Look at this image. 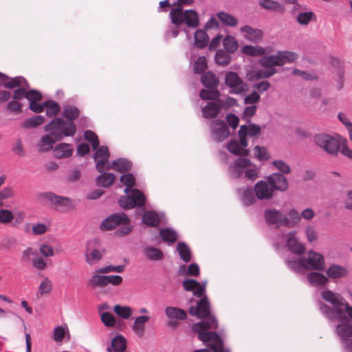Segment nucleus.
Segmentation results:
<instances>
[{"mask_svg":"<svg viewBox=\"0 0 352 352\" xmlns=\"http://www.w3.org/2000/svg\"><path fill=\"white\" fill-rule=\"evenodd\" d=\"M146 257L150 261H161L164 258L162 251L155 247H147L143 250Z\"/></svg>","mask_w":352,"mask_h":352,"instance_id":"58836bf2","label":"nucleus"},{"mask_svg":"<svg viewBox=\"0 0 352 352\" xmlns=\"http://www.w3.org/2000/svg\"><path fill=\"white\" fill-rule=\"evenodd\" d=\"M227 149L232 154L236 156H248L250 151L241 145L240 141L231 140L227 144Z\"/></svg>","mask_w":352,"mask_h":352,"instance_id":"a878e982","label":"nucleus"},{"mask_svg":"<svg viewBox=\"0 0 352 352\" xmlns=\"http://www.w3.org/2000/svg\"><path fill=\"white\" fill-rule=\"evenodd\" d=\"M305 270L322 271L324 270V259L321 254L309 251L307 258H302Z\"/></svg>","mask_w":352,"mask_h":352,"instance_id":"9d476101","label":"nucleus"},{"mask_svg":"<svg viewBox=\"0 0 352 352\" xmlns=\"http://www.w3.org/2000/svg\"><path fill=\"white\" fill-rule=\"evenodd\" d=\"M86 261L92 265L95 261H98L101 259V254L97 249L90 250L87 248L85 252Z\"/></svg>","mask_w":352,"mask_h":352,"instance_id":"052dcab7","label":"nucleus"},{"mask_svg":"<svg viewBox=\"0 0 352 352\" xmlns=\"http://www.w3.org/2000/svg\"><path fill=\"white\" fill-rule=\"evenodd\" d=\"M316 16L311 11L305 12H299L296 16L297 22L303 25L309 24L311 21L315 19Z\"/></svg>","mask_w":352,"mask_h":352,"instance_id":"13d9d810","label":"nucleus"},{"mask_svg":"<svg viewBox=\"0 0 352 352\" xmlns=\"http://www.w3.org/2000/svg\"><path fill=\"white\" fill-rule=\"evenodd\" d=\"M42 197L50 201L57 208L58 210L60 211H66L72 206L71 199L67 197L57 195L52 192H47L42 194Z\"/></svg>","mask_w":352,"mask_h":352,"instance_id":"ddd939ff","label":"nucleus"},{"mask_svg":"<svg viewBox=\"0 0 352 352\" xmlns=\"http://www.w3.org/2000/svg\"><path fill=\"white\" fill-rule=\"evenodd\" d=\"M251 161L249 159L238 157L228 166V173L232 178H239L245 173V169L251 166Z\"/></svg>","mask_w":352,"mask_h":352,"instance_id":"f8f14e48","label":"nucleus"},{"mask_svg":"<svg viewBox=\"0 0 352 352\" xmlns=\"http://www.w3.org/2000/svg\"><path fill=\"white\" fill-rule=\"evenodd\" d=\"M321 297L333 307L343 305L346 302V300L340 294L333 292L329 289L322 292Z\"/></svg>","mask_w":352,"mask_h":352,"instance_id":"5701e85b","label":"nucleus"},{"mask_svg":"<svg viewBox=\"0 0 352 352\" xmlns=\"http://www.w3.org/2000/svg\"><path fill=\"white\" fill-rule=\"evenodd\" d=\"M147 316H140L135 319L132 329L135 333L142 337L144 333L145 323L149 320Z\"/></svg>","mask_w":352,"mask_h":352,"instance_id":"4c0bfd02","label":"nucleus"},{"mask_svg":"<svg viewBox=\"0 0 352 352\" xmlns=\"http://www.w3.org/2000/svg\"><path fill=\"white\" fill-rule=\"evenodd\" d=\"M221 106L215 102H209L201 108L203 116L206 119H213L217 117L221 111Z\"/></svg>","mask_w":352,"mask_h":352,"instance_id":"b1692460","label":"nucleus"},{"mask_svg":"<svg viewBox=\"0 0 352 352\" xmlns=\"http://www.w3.org/2000/svg\"><path fill=\"white\" fill-rule=\"evenodd\" d=\"M23 85L30 87L26 79L23 76H19L14 78L8 76V78L3 81L2 87L8 89H14L15 88L17 89L18 87H21Z\"/></svg>","mask_w":352,"mask_h":352,"instance_id":"393cba45","label":"nucleus"},{"mask_svg":"<svg viewBox=\"0 0 352 352\" xmlns=\"http://www.w3.org/2000/svg\"><path fill=\"white\" fill-rule=\"evenodd\" d=\"M63 116L67 120H65L60 118H55L54 119H60L62 120L63 125L60 126L62 131H65V129H68L70 125L74 126V135L76 133V126L74 122V120H76L80 116V110L75 106L73 105H65L64 107V111Z\"/></svg>","mask_w":352,"mask_h":352,"instance_id":"6e6552de","label":"nucleus"},{"mask_svg":"<svg viewBox=\"0 0 352 352\" xmlns=\"http://www.w3.org/2000/svg\"><path fill=\"white\" fill-rule=\"evenodd\" d=\"M241 52L248 56H257L264 54L265 50L262 47H254L252 45H246L242 47Z\"/></svg>","mask_w":352,"mask_h":352,"instance_id":"6e6d98bb","label":"nucleus"},{"mask_svg":"<svg viewBox=\"0 0 352 352\" xmlns=\"http://www.w3.org/2000/svg\"><path fill=\"white\" fill-rule=\"evenodd\" d=\"M126 349V340L125 338L121 335L115 336L111 342V345L107 346V352H125Z\"/></svg>","mask_w":352,"mask_h":352,"instance_id":"4be33fe9","label":"nucleus"},{"mask_svg":"<svg viewBox=\"0 0 352 352\" xmlns=\"http://www.w3.org/2000/svg\"><path fill=\"white\" fill-rule=\"evenodd\" d=\"M261 131V126L256 124H250L248 126L245 124L241 125L238 131L241 145L243 147L248 146L247 135L255 137L260 134Z\"/></svg>","mask_w":352,"mask_h":352,"instance_id":"4468645a","label":"nucleus"},{"mask_svg":"<svg viewBox=\"0 0 352 352\" xmlns=\"http://www.w3.org/2000/svg\"><path fill=\"white\" fill-rule=\"evenodd\" d=\"M44 122V117L42 116H34L31 118H27L22 124V127L24 129L36 127Z\"/></svg>","mask_w":352,"mask_h":352,"instance_id":"09e8293b","label":"nucleus"},{"mask_svg":"<svg viewBox=\"0 0 352 352\" xmlns=\"http://www.w3.org/2000/svg\"><path fill=\"white\" fill-rule=\"evenodd\" d=\"M217 16L219 19L226 25L234 27L238 24V19L230 14L221 12L217 14Z\"/></svg>","mask_w":352,"mask_h":352,"instance_id":"5fc2aeb1","label":"nucleus"},{"mask_svg":"<svg viewBox=\"0 0 352 352\" xmlns=\"http://www.w3.org/2000/svg\"><path fill=\"white\" fill-rule=\"evenodd\" d=\"M105 275L94 274L88 281V285L91 288L103 287L107 286Z\"/></svg>","mask_w":352,"mask_h":352,"instance_id":"8fccbe9b","label":"nucleus"},{"mask_svg":"<svg viewBox=\"0 0 352 352\" xmlns=\"http://www.w3.org/2000/svg\"><path fill=\"white\" fill-rule=\"evenodd\" d=\"M287 247L289 250L298 255H301L305 252V247L298 241L296 236V232H290L287 236Z\"/></svg>","mask_w":352,"mask_h":352,"instance_id":"f3484780","label":"nucleus"},{"mask_svg":"<svg viewBox=\"0 0 352 352\" xmlns=\"http://www.w3.org/2000/svg\"><path fill=\"white\" fill-rule=\"evenodd\" d=\"M214 60L217 65L225 67L231 62V56L226 51L219 50L216 52Z\"/></svg>","mask_w":352,"mask_h":352,"instance_id":"a18cd8bd","label":"nucleus"},{"mask_svg":"<svg viewBox=\"0 0 352 352\" xmlns=\"http://www.w3.org/2000/svg\"><path fill=\"white\" fill-rule=\"evenodd\" d=\"M131 195L121 196L118 203L120 206L126 210L135 206L143 207L146 202V197L142 192L138 189L130 190Z\"/></svg>","mask_w":352,"mask_h":352,"instance_id":"20e7f679","label":"nucleus"},{"mask_svg":"<svg viewBox=\"0 0 352 352\" xmlns=\"http://www.w3.org/2000/svg\"><path fill=\"white\" fill-rule=\"evenodd\" d=\"M277 58L280 63V66L285 65V63H291L297 60L298 58V54L296 52L290 51H279L277 54Z\"/></svg>","mask_w":352,"mask_h":352,"instance_id":"c9c22d12","label":"nucleus"},{"mask_svg":"<svg viewBox=\"0 0 352 352\" xmlns=\"http://www.w3.org/2000/svg\"><path fill=\"white\" fill-rule=\"evenodd\" d=\"M276 69H256L254 71L253 76L256 79L267 78L276 73Z\"/></svg>","mask_w":352,"mask_h":352,"instance_id":"680f3d73","label":"nucleus"},{"mask_svg":"<svg viewBox=\"0 0 352 352\" xmlns=\"http://www.w3.org/2000/svg\"><path fill=\"white\" fill-rule=\"evenodd\" d=\"M336 332L341 340L344 339H350L352 336V324L348 322L338 324L336 327Z\"/></svg>","mask_w":352,"mask_h":352,"instance_id":"79ce46f5","label":"nucleus"},{"mask_svg":"<svg viewBox=\"0 0 352 352\" xmlns=\"http://www.w3.org/2000/svg\"><path fill=\"white\" fill-rule=\"evenodd\" d=\"M343 307H344V305H337L333 307L332 316L333 318H334L340 322H348L349 319L344 314Z\"/></svg>","mask_w":352,"mask_h":352,"instance_id":"e2e57ef3","label":"nucleus"},{"mask_svg":"<svg viewBox=\"0 0 352 352\" xmlns=\"http://www.w3.org/2000/svg\"><path fill=\"white\" fill-rule=\"evenodd\" d=\"M169 16L170 18L171 23L179 27L184 22L185 19V12L181 8H175L170 10Z\"/></svg>","mask_w":352,"mask_h":352,"instance_id":"f704fd0d","label":"nucleus"},{"mask_svg":"<svg viewBox=\"0 0 352 352\" xmlns=\"http://www.w3.org/2000/svg\"><path fill=\"white\" fill-rule=\"evenodd\" d=\"M197 337L204 343L212 342V343L208 346L212 349L213 352H230V349L224 348L223 341L216 331L200 332Z\"/></svg>","mask_w":352,"mask_h":352,"instance_id":"39448f33","label":"nucleus"},{"mask_svg":"<svg viewBox=\"0 0 352 352\" xmlns=\"http://www.w3.org/2000/svg\"><path fill=\"white\" fill-rule=\"evenodd\" d=\"M186 25L192 28H196L199 25V19L198 13L193 10H186L185 11Z\"/></svg>","mask_w":352,"mask_h":352,"instance_id":"e433bc0d","label":"nucleus"},{"mask_svg":"<svg viewBox=\"0 0 352 352\" xmlns=\"http://www.w3.org/2000/svg\"><path fill=\"white\" fill-rule=\"evenodd\" d=\"M120 182L122 184L126 186L124 189L125 193H129L130 190H133V187L135 185V179L132 173L123 174L120 177Z\"/></svg>","mask_w":352,"mask_h":352,"instance_id":"864d4df0","label":"nucleus"},{"mask_svg":"<svg viewBox=\"0 0 352 352\" xmlns=\"http://www.w3.org/2000/svg\"><path fill=\"white\" fill-rule=\"evenodd\" d=\"M288 267L294 272H299L301 269H305L304 262H302V258L298 260H290L287 259L285 261Z\"/></svg>","mask_w":352,"mask_h":352,"instance_id":"338daca9","label":"nucleus"},{"mask_svg":"<svg viewBox=\"0 0 352 352\" xmlns=\"http://www.w3.org/2000/svg\"><path fill=\"white\" fill-rule=\"evenodd\" d=\"M101 174L96 177V182L97 186L103 188H109L114 182L115 175L111 173H100Z\"/></svg>","mask_w":352,"mask_h":352,"instance_id":"2f4dec72","label":"nucleus"},{"mask_svg":"<svg viewBox=\"0 0 352 352\" xmlns=\"http://www.w3.org/2000/svg\"><path fill=\"white\" fill-rule=\"evenodd\" d=\"M63 125L62 120L60 119H52L44 127V130L49 133L42 136L38 143V148L39 152H47L53 148V145L58 141L61 140L64 137H72L74 135V126L70 125L68 129L65 131L60 129Z\"/></svg>","mask_w":352,"mask_h":352,"instance_id":"f257e3e1","label":"nucleus"},{"mask_svg":"<svg viewBox=\"0 0 352 352\" xmlns=\"http://www.w3.org/2000/svg\"><path fill=\"white\" fill-rule=\"evenodd\" d=\"M211 135L214 141L221 142L230 135V129L227 124L219 120H213L210 124Z\"/></svg>","mask_w":352,"mask_h":352,"instance_id":"0eeeda50","label":"nucleus"},{"mask_svg":"<svg viewBox=\"0 0 352 352\" xmlns=\"http://www.w3.org/2000/svg\"><path fill=\"white\" fill-rule=\"evenodd\" d=\"M177 250L181 259L184 262L188 263L190 261L192 257L191 250L186 243L183 241L179 242L177 245Z\"/></svg>","mask_w":352,"mask_h":352,"instance_id":"ea45409f","label":"nucleus"},{"mask_svg":"<svg viewBox=\"0 0 352 352\" xmlns=\"http://www.w3.org/2000/svg\"><path fill=\"white\" fill-rule=\"evenodd\" d=\"M160 234L163 241L170 244L174 243L177 239L176 232L169 228L162 229Z\"/></svg>","mask_w":352,"mask_h":352,"instance_id":"49530a36","label":"nucleus"},{"mask_svg":"<svg viewBox=\"0 0 352 352\" xmlns=\"http://www.w3.org/2000/svg\"><path fill=\"white\" fill-rule=\"evenodd\" d=\"M195 45L199 49H204L208 43V36L203 30H197L195 32Z\"/></svg>","mask_w":352,"mask_h":352,"instance_id":"a19ab883","label":"nucleus"},{"mask_svg":"<svg viewBox=\"0 0 352 352\" xmlns=\"http://www.w3.org/2000/svg\"><path fill=\"white\" fill-rule=\"evenodd\" d=\"M131 162L125 158L116 159L111 164H108L106 166L107 170L113 169L120 173L127 172L131 169Z\"/></svg>","mask_w":352,"mask_h":352,"instance_id":"aec40b11","label":"nucleus"},{"mask_svg":"<svg viewBox=\"0 0 352 352\" xmlns=\"http://www.w3.org/2000/svg\"><path fill=\"white\" fill-rule=\"evenodd\" d=\"M166 316L170 320H184L187 318L186 312L181 309L175 307H167L164 310Z\"/></svg>","mask_w":352,"mask_h":352,"instance_id":"cd10ccee","label":"nucleus"},{"mask_svg":"<svg viewBox=\"0 0 352 352\" xmlns=\"http://www.w3.org/2000/svg\"><path fill=\"white\" fill-rule=\"evenodd\" d=\"M73 148L69 144H58L54 150V155L58 159L67 158L72 155Z\"/></svg>","mask_w":352,"mask_h":352,"instance_id":"c756f323","label":"nucleus"},{"mask_svg":"<svg viewBox=\"0 0 352 352\" xmlns=\"http://www.w3.org/2000/svg\"><path fill=\"white\" fill-rule=\"evenodd\" d=\"M254 193L258 199H270L273 196V189L267 182L258 181L254 186Z\"/></svg>","mask_w":352,"mask_h":352,"instance_id":"6ab92c4d","label":"nucleus"},{"mask_svg":"<svg viewBox=\"0 0 352 352\" xmlns=\"http://www.w3.org/2000/svg\"><path fill=\"white\" fill-rule=\"evenodd\" d=\"M190 315L203 319L211 317L210 305L206 296L202 297L196 307H190L188 311Z\"/></svg>","mask_w":352,"mask_h":352,"instance_id":"9b49d317","label":"nucleus"},{"mask_svg":"<svg viewBox=\"0 0 352 352\" xmlns=\"http://www.w3.org/2000/svg\"><path fill=\"white\" fill-rule=\"evenodd\" d=\"M309 283L314 287L323 286L328 282V278L320 272H310L307 275Z\"/></svg>","mask_w":352,"mask_h":352,"instance_id":"c85d7f7f","label":"nucleus"},{"mask_svg":"<svg viewBox=\"0 0 352 352\" xmlns=\"http://www.w3.org/2000/svg\"><path fill=\"white\" fill-rule=\"evenodd\" d=\"M202 85L206 88L217 89L219 85V79L217 76L211 72H207L202 74L201 77Z\"/></svg>","mask_w":352,"mask_h":352,"instance_id":"bb28decb","label":"nucleus"},{"mask_svg":"<svg viewBox=\"0 0 352 352\" xmlns=\"http://www.w3.org/2000/svg\"><path fill=\"white\" fill-rule=\"evenodd\" d=\"M207 68V60L204 56H199L194 64V72L196 74H201Z\"/></svg>","mask_w":352,"mask_h":352,"instance_id":"69168bd1","label":"nucleus"},{"mask_svg":"<svg viewBox=\"0 0 352 352\" xmlns=\"http://www.w3.org/2000/svg\"><path fill=\"white\" fill-rule=\"evenodd\" d=\"M84 138L91 144L93 149H96L100 144L97 135L91 130H86L84 133Z\"/></svg>","mask_w":352,"mask_h":352,"instance_id":"0e129e2a","label":"nucleus"},{"mask_svg":"<svg viewBox=\"0 0 352 352\" xmlns=\"http://www.w3.org/2000/svg\"><path fill=\"white\" fill-rule=\"evenodd\" d=\"M114 312L120 318L128 319L132 314V309L128 306H121L116 305L113 307Z\"/></svg>","mask_w":352,"mask_h":352,"instance_id":"bf43d9fd","label":"nucleus"},{"mask_svg":"<svg viewBox=\"0 0 352 352\" xmlns=\"http://www.w3.org/2000/svg\"><path fill=\"white\" fill-rule=\"evenodd\" d=\"M43 105L46 108V116L50 118L56 116L60 110L58 103L52 100L43 102Z\"/></svg>","mask_w":352,"mask_h":352,"instance_id":"37998d69","label":"nucleus"},{"mask_svg":"<svg viewBox=\"0 0 352 352\" xmlns=\"http://www.w3.org/2000/svg\"><path fill=\"white\" fill-rule=\"evenodd\" d=\"M142 222L146 226L157 227L160 223V218L156 212L148 210L142 215Z\"/></svg>","mask_w":352,"mask_h":352,"instance_id":"473e14b6","label":"nucleus"},{"mask_svg":"<svg viewBox=\"0 0 352 352\" xmlns=\"http://www.w3.org/2000/svg\"><path fill=\"white\" fill-rule=\"evenodd\" d=\"M327 275L330 278H340L348 275L347 270L338 265H332L327 270Z\"/></svg>","mask_w":352,"mask_h":352,"instance_id":"72a5a7b5","label":"nucleus"},{"mask_svg":"<svg viewBox=\"0 0 352 352\" xmlns=\"http://www.w3.org/2000/svg\"><path fill=\"white\" fill-rule=\"evenodd\" d=\"M314 142L327 154L337 156L340 148V142L331 135L321 133L314 136Z\"/></svg>","mask_w":352,"mask_h":352,"instance_id":"7ed1b4c3","label":"nucleus"},{"mask_svg":"<svg viewBox=\"0 0 352 352\" xmlns=\"http://www.w3.org/2000/svg\"><path fill=\"white\" fill-rule=\"evenodd\" d=\"M130 219L124 212H118L107 217L101 223L100 228L102 231L115 229L119 225H129Z\"/></svg>","mask_w":352,"mask_h":352,"instance_id":"423d86ee","label":"nucleus"},{"mask_svg":"<svg viewBox=\"0 0 352 352\" xmlns=\"http://www.w3.org/2000/svg\"><path fill=\"white\" fill-rule=\"evenodd\" d=\"M200 98L203 100H214L219 98L220 93L217 89L207 88V89H201L199 93Z\"/></svg>","mask_w":352,"mask_h":352,"instance_id":"4d7b16f0","label":"nucleus"},{"mask_svg":"<svg viewBox=\"0 0 352 352\" xmlns=\"http://www.w3.org/2000/svg\"><path fill=\"white\" fill-rule=\"evenodd\" d=\"M267 182L273 189V191H286L289 186L287 178L278 173H272L269 175L267 177Z\"/></svg>","mask_w":352,"mask_h":352,"instance_id":"dca6fc26","label":"nucleus"},{"mask_svg":"<svg viewBox=\"0 0 352 352\" xmlns=\"http://www.w3.org/2000/svg\"><path fill=\"white\" fill-rule=\"evenodd\" d=\"M218 328V322L217 318L212 316L209 318V321H201L199 322H196L193 324L192 327V329L199 333L200 332L206 331L208 329H217Z\"/></svg>","mask_w":352,"mask_h":352,"instance_id":"412c9836","label":"nucleus"},{"mask_svg":"<svg viewBox=\"0 0 352 352\" xmlns=\"http://www.w3.org/2000/svg\"><path fill=\"white\" fill-rule=\"evenodd\" d=\"M93 156V158L96 162V168L99 173L104 172V166L109 162L110 157V153L107 146H98Z\"/></svg>","mask_w":352,"mask_h":352,"instance_id":"2eb2a0df","label":"nucleus"},{"mask_svg":"<svg viewBox=\"0 0 352 352\" xmlns=\"http://www.w3.org/2000/svg\"><path fill=\"white\" fill-rule=\"evenodd\" d=\"M223 45L226 52L234 53L236 51L238 43L235 38L232 36H226L223 41Z\"/></svg>","mask_w":352,"mask_h":352,"instance_id":"3c124183","label":"nucleus"},{"mask_svg":"<svg viewBox=\"0 0 352 352\" xmlns=\"http://www.w3.org/2000/svg\"><path fill=\"white\" fill-rule=\"evenodd\" d=\"M278 59L276 54L270 55L261 58L260 63L264 67L274 69V66H280V63Z\"/></svg>","mask_w":352,"mask_h":352,"instance_id":"603ef678","label":"nucleus"},{"mask_svg":"<svg viewBox=\"0 0 352 352\" xmlns=\"http://www.w3.org/2000/svg\"><path fill=\"white\" fill-rule=\"evenodd\" d=\"M258 4L261 8L265 10L274 11L280 14H283L285 12V8L284 6L276 1H260Z\"/></svg>","mask_w":352,"mask_h":352,"instance_id":"7c9ffc66","label":"nucleus"},{"mask_svg":"<svg viewBox=\"0 0 352 352\" xmlns=\"http://www.w3.org/2000/svg\"><path fill=\"white\" fill-rule=\"evenodd\" d=\"M65 336L69 339V332L66 324L55 327L53 331V339L56 342H62Z\"/></svg>","mask_w":352,"mask_h":352,"instance_id":"c03bdc74","label":"nucleus"},{"mask_svg":"<svg viewBox=\"0 0 352 352\" xmlns=\"http://www.w3.org/2000/svg\"><path fill=\"white\" fill-rule=\"evenodd\" d=\"M225 84L232 94H239L245 91L243 80L236 72L230 71L226 73Z\"/></svg>","mask_w":352,"mask_h":352,"instance_id":"1a4fd4ad","label":"nucleus"},{"mask_svg":"<svg viewBox=\"0 0 352 352\" xmlns=\"http://www.w3.org/2000/svg\"><path fill=\"white\" fill-rule=\"evenodd\" d=\"M241 200L244 206H250L255 202V197L251 188H245L242 190Z\"/></svg>","mask_w":352,"mask_h":352,"instance_id":"de8ad7c7","label":"nucleus"},{"mask_svg":"<svg viewBox=\"0 0 352 352\" xmlns=\"http://www.w3.org/2000/svg\"><path fill=\"white\" fill-rule=\"evenodd\" d=\"M264 218L268 226L276 227L293 228L300 221V216L295 209H290L287 214H283L276 208L267 209L264 212Z\"/></svg>","mask_w":352,"mask_h":352,"instance_id":"f03ea898","label":"nucleus"},{"mask_svg":"<svg viewBox=\"0 0 352 352\" xmlns=\"http://www.w3.org/2000/svg\"><path fill=\"white\" fill-rule=\"evenodd\" d=\"M240 31L243 34V37L252 43H258L263 39V33L260 29L246 25L241 27Z\"/></svg>","mask_w":352,"mask_h":352,"instance_id":"a211bd4d","label":"nucleus"},{"mask_svg":"<svg viewBox=\"0 0 352 352\" xmlns=\"http://www.w3.org/2000/svg\"><path fill=\"white\" fill-rule=\"evenodd\" d=\"M38 252L36 250H34L32 248L28 247L24 250L22 251L21 261L22 263H29L30 261H32V256H36Z\"/></svg>","mask_w":352,"mask_h":352,"instance_id":"774afa93","label":"nucleus"}]
</instances>
